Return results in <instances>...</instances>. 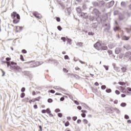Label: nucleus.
I'll use <instances>...</instances> for the list:
<instances>
[{"label": "nucleus", "mask_w": 131, "mask_h": 131, "mask_svg": "<svg viewBox=\"0 0 131 131\" xmlns=\"http://www.w3.org/2000/svg\"><path fill=\"white\" fill-rule=\"evenodd\" d=\"M94 47L97 51H107L108 50V47L105 44L102 43L100 41L97 42L94 45Z\"/></svg>", "instance_id": "obj_1"}, {"label": "nucleus", "mask_w": 131, "mask_h": 131, "mask_svg": "<svg viewBox=\"0 0 131 131\" xmlns=\"http://www.w3.org/2000/svg\"><path fill=\"white\" fill-rule=\"evenodd\" d=\"M11 17L13 19V24H18L20 22V15L16 12H13L11 14Z\"/></svg>", "instance_id": "obj_2"}, {"label": "nucleus", "mask_w": 131, "mask_h": 131, "mask_svg": "<svg viewBox=\"0 0 131 131\" xmlns=\"http://www.w3.org/2000/svg\"><path fill=\"white\" fill-rule=\"evenodd\" d=\"M11 66H10V69H11V70H15V71H21V68H20V67L17 66V63H16L14 61H11Z\"/></svg>", "instance_id": "obj_3"}, {"label": "nucleus", "mask_w": 131, "mask_h": 131, "mask_svg": "<svg viewBox=\"0 0 131 131\" xmlns=\"http://www.w3.org/2000/svg\"><path fill=\"white\" fill-rule=\"evenodd\" d=\"M32 14L33 16H34V17L37 18V19H41V18H42V16H41V15L38 13V12H33Z\"/></svg>", "instance_id": "obj_4"}, {"label": "nucleus", "mask_w": 131, "mask_h": 131, "mask_svg": "<svg viewBox=\"0 0 131 131\" xmlns=\"http://www.w3.org/2000/svg\"><path fill=\"white\" fill-rule=\"evenodd\" d=\"M114 5V1H112L111 2L106 4V8H107V9H109V8H111V7H113Z\"/></svg>", "instance_id": "obj_5"}, {"label": "nucleus", "mask_w": 131, "mask_h": 131, "mask_svg": "<svg viewBox=\"0 0 131 131\" xmlns=\"http://www.w3.org/2000/svg\"><path fill=\"white\" fill-rule=\"evenodd\" d=\"M22 29H23V27H18V26L15 27L16 32H19V31H21Z\"/></svg>", "instance_id": "obj_6"}, {"label": "nucleus", "mask_w": 131, "mask_h": 131, "mask_svg": "<svg viewBox=\"0 0 131 131\" xmlns=\"http://www.w3.org/2000/svg\"><path fill=\"white\" fill-rule=\"evenodd\" d=\"M41 98V97L40 96H39L38 97H37L36 98H33L32 99L33 100V103H35V102H36V101L39 102V101L40 100Z\"/></svg>", "instance_id": "obj_7"}, {"label": "nucleus", "mask_w": 131, "mask_h": 131, "mask_svg": "<svg viewBox=\"0 0 131 131\" xmlns=\"http://www.w3.org/2000/svg\"><path fill=\"white\" fill-rule=\"evenodd\" d=\"M130 37H127L126 36H123L122 37V39L123 40H128L129 39Z\"/></svg>", "instance_id": "obj_8"}, {"label": "nucleus", "mask_w": 131, "mask_h": 131, "mask_svg": "<svg viewBox=\"0 0 131 131\" xmlns=\"http://www.w3.org/2000/svg\"><path fill=\"white\" fill-rule=\"evenodd\" d=\"M121 70L122 72H126V70H127V69H126V67H122L121 69Z\"/></svg>", "instance_id": "obj_9"}, {"label": "nucleus", "mask_w": 131, "mask_h": 131, "mask_svg": "<svg viewBox=\"0 0 131 131\" xmlns=\"http://www.w3.org/2000/svg\"><path fill=\"white\" fill-rule=\"evenodd\" d=\"M76 11L78 14H80L81 13V8H76Z\"/></svg>", "instance_id": "obj_10"}, {"label": "nucleus", "mask_w": 131, "mask_h": 131, "mask_svg": "<svg viewBox=\"0 0 131 131\" xmlns=\"http://www.w3.org/2000/svg\"><path fill=\"white\" fill-rule=\"evenodd\" d=\"M77 46H78V47H82L83 46V43L81 42H78Z\"/></svg>", "instance_id": "obj_11"}, {"label": "nucleus", "mask_w": 131, "mask_h": 131, "mask_svg": "<svg viewBox=\"0 0 131 131\" xmlns=\"http://www.w3.org/2000/svg\"><path fill=\"white\" fill-rule=\"evenodd\" d=\"M121 7H125L126 6V3H125V2H122L121 3Z\"/></svg>", "instance_id": "obj_12"}, {"label": "nucleus", "mask_w": 131, "mask_h": 131, "mask_svg": "<svg viewBox=\"0 0 131 131\" xmlns=\"http://www.w3.org/2000/svg\"><path fill=\"white\" fill-rule=\"evenodd\" d=\"M83 122L84 124H88V123H89V121H88V120L84 119L83 120Z\"/></svg>", "instance_id": "obj_13"}, {"label": "nucleus", "mask_w": 131, "mask_h": 131, "mask_svg": "<svg viewBox=\"0 0 131 131\" xmlns=\"http://www.w3.org/2000/svg\"><path fill=\"white\" fill-rule=\"evenodd\" d=\"M64 125L65 126H69V125H70V123L68 121H67L64 124Z\"/></svg>", "instance_id": "obj_14"}, {"label": "nucleus", "mask_w": 131, "mask_h": 131, "mask_svg": "<svg viewBox=\"0 0 131 131\" xmlns=\"http://www.w3.org/2000/svg\"><path fill=\"white\" fill-rule=\"evenodd\" d=\"M6 63L7 64V67H9V66H10V67H11V66H12V64H10L9 61H6Z\"/></svg>", "instance_id": "obj_15"}, {"label": "nucleus", "mask_w": 131, "mask_h": 131, "mask_svg": "<svg viewBox=\"0 0 131 131\" xmlns=\"http://www.w3.org/2000/svg\"><path fill=\"white\" fill-rule=\"evenodd\" d=\"M48 103H53V99H52L51 98H49L48 99Z\"/></svg>", "instance_id": "obj_16"}, {"label": "nucleus", "mask_w": 131, "mask_h": 131, "mask_svg": "<svg viewBox=\"0 0 131 131\" xmlns=\"http://www.w3.org/2000/svg\"><path fill=\"white\" fill-rule=\"evenodd\" d=\"M46 113H48V114H50V113H51V110H50V108H47L46 110Z\"/></svg>", "instance_id": "obj_17"}, {"label": "nucleus", "mask_w": 131, "mask_h": 131, "mask_svg": "<svg viewBox=\"0 0 131 131\" xmlns=\"http://www.w3.org/2000/svg\"><path fill=\"white\" fill-rule=\"evenodd\" d=\"M119 84L120 85H125V83L123 82H119Z\"/></svg>", "instance_id": "obj_18"}, {"label": "nucleus", "mask_w": 131, "mask_h": 131, "mask_svg": "<svg viewBox=\"0 0 131 131\" xmlns=\"http://www.w3.org/2000/svg\"><path fill=\"white\" fill-rule=\"evenodd\" d=\"M61 40H62L64 42H65V41H66V38H65V37H62L61 38Z\"/></svg>", "instance_id": "obj_19"}, {"label": "nucleus", "mask_w": 131, "mask_h": 131, "mask_svg": "<svg viewBox=\"0 0 131 131\" xmlns=\"http://www.w3.org/2000/svg\"><path fill=\"white\" fill-rule=\"evenodd\" d=\"M25 97V93H23L20 94V98H24Z\"/></svg>", "instance_id": "obj_20"}, {"label": "nucleus", "mask_w": 131, "mask_h": 131, "mask_svg": "<svg viewBox=\"0 0 131 131\" xmlns=\"http://www.w3.org/2000/svg\"><path fill=\"white\" fill-rule=\"evenodd\" d=\"M121 107H125L126 106V103H122L121 104Z\"/></svg>", "instance_id": "obj_21"}, {"label": "nucleus", "mask_w": 131, "mask_h": 131, "mask_svg": "<svg viewBox=\"0 0 131 131\" xmlns=\"http://www.w3.org/2000/svg\"><path fill=\"white\" fill-rule=\"evenodd\" d=\"M49 93H51V94H55V91L54 90H49L48 91Z\"/></svg>", "instance_id": "obj_22"}, {"label": "nucleus", "mask_w": 131, "mask_h": 131, "mask_svg": "<svg viewBox=\"0 0 131 131\" xmlns=\"http://www.w3.org/2000/svg\"><path fill=\"white\" fill-rule=\"evenodd\" d=\"M74 77H75L76 79H79V76L78 75H74Z\"/></svg>", "instance_id": "obj_23"}, {"label": "nucleus", "mask_w": 131, "mask_h": 131, "mask_svg": "<svg viewBox=\"0 0 131 131\" xmlns=\"http://www.w3.org/2000/svg\"><path fill=\"white\" fill-rule=\"evenodd\" d=\"M21 53H23V54H26L27 53V51H26L25 49H24L21 51Z\"/></svg>", "instance_id": "obj_24"}, {"label": "nucleus", "mask_w": 131, "mask_h": 131, "mask_svg": "<svg viewBox=\"0 0 131 131\" xmlns=\"http://www.w3.org/2000/svg\"><path fill=\"white\" fill-rule=\"evenodd\" d=\"M60 111H61V110H60V109H59V108H56L55 110V112H56V113H58V112H60Z\"/></svg>", "instance_id": "obj_25"}, {"label": "nucleus", "mask_w": 131, "mask_h": 131, "mask_svg": "<svg viewBox=\"0 0 131 131\" xmlns=\"http://www.w3.org/2000/svg\"><path fill=\"white\" fill-rule=\"evenodd\" d=\"M120 89L121 90V91H122L123 93H124V92H123V91L124 90H125V89H124V88L122 87V86H120Z\"/></svg>", "instance_id": "obj_26"}, {"label": "nucleus", "mask_w": 131, "mask_h": 131, "mask_svg": "<svg viewBox=\"0 0 131 131\" xmlns=\"http://www.w3.org/2000/svg\"><path fill=\"white\" fill-rule=\"evenodd\" d=\"M106 93H111L112 90H111V89H106Z\"/></svg>", "instance_id": "obj_27"}, {"label": "nucleus", "mask_w": 131, "mask_h": 131, "mask_svg": "<svg viewBox=\"0 0 131 131\" xmlns=\"http://www.w3.org/2000/svg\"><path fill=\"white\" fill-rule=\"evenodd\" d=\"M63 72H65L66 73H68V70H67V69L63 68Z\"/></svg>", "instance_id": "obj_28"}, {"label": "nucleus", "mask_w": 131, "mask_h": 131, "mask_svg": "<svg viewBox=\"0 0 131 131\" xmlns=\"http://www.w3.org/2000/svg\"><path fill=\"white\" fill-rule=\"evenodd\" d=\"M101 89H102V90H105V89H106V85H102L101 86Z\"/></svg>", "instance_id": "obj_29"}, {"label": "nucleus", "mask_w": 131, "mask_h": 131, "mask_svg": "<svg viewBox=\"0 0 131 131\" xmlns=\"http://www.w3.org/2000/svg\"><path fill=\"white\" fill-rule=\"evenodd\" d=\"M77 119V117L74 116L73 117V120H74V121H76Z\"/></svg>", "instance_id": "obj_30"}, {"label": "nucleus", "mask_w": 131, "mask_h": 131, "mask_svg": "<svg viewBox=\"0 0 131 131\" xmlns=\"http://www.w3.org/2000/svg\"><path fill=\"white\" fill-rule=\"evenodd\" d=\"M64 59H65V60L69 59V57L68 56V55H65L64 56Z\"/></svg>", "instance_id": "obj_31"}, {"label": "nucleus", "mask_w": 131, "mask_h": 131, "mask_svg": "<svg viewBox=\"0 0 131 131\" xmlns=\"http://www.w3.org/2000/svg\"><path fill=\"white\" fill-rule=\"evenodd\" d=\"M20 59L21 61H24V57H23V55H20Z\"/></svg>", "instance_id": "obj_32"}, {"label": "nucleus", "mask_w": 131, "mask_h": 131, "mask_svg": "<svg viewBox=\"0 0 131 131\" xmlns=\"http://www.w3.org/2000/svg\"><path fill=\"white\" fill-rule=\"evenodd\" d=\"M81 115L82 117H83V118H85V116H86L85 114L82 113L81 114Z\"/></svg>", "instance_id": "obj_33"}, {"label": "nucleus", "mask_w": 131, "mask_h": 131, "mask_svg": "<svg viewBox=\"0 0 131 131\" xmlns=\"http://www.w3.org/2000/svg\"><path fill=\"white\" fill-rule=\"evenodd\" d=\"M124 118L125 119H128L129 118V117L128 116V115H125Z\"/></svg>", "instance_id": "obj_34"}, {"label": "nucleus", "mask_w": 131, "mask_h": 131, "mask_svg": "<svg viewBox=\"0 0 131 131\" xmlns=\"http://www.w3.org/2000/svg\"><path fill=\"white\" fill-rule=\"evenodd\" d=\"M62 116H63V115L62 114V113H58V117H62Z\"/></svg>", "instance_id": "obj_35"}, {"label": "nucleus", "mask_w": 131, "mask_h": 131, "mask_svg": "<svg viewBox=\"0 0 131 131\" xmlns=\"http://www.w3.org/2000/svg\"><path fill=\"white\" fill-rule=\"evenodd\" d=\"M115 93L117 94V95H119V94H120V92H119V91L118 90H116L115 91Z\"/></svg>", "instance_id": "obj_36"}, {"label": "nucleus", "mask_w": 131, "mask_h": 131, "mask_svg": "<svg viewBox=\"0 0 131 131\" xmlns=\"http://www.w3.org/2000/svg\"><path fill=\"white\" fill-rule=\"evenodd\" d=\"M57 29L59 30V31H61V30H62V27H61V26H60L57 27Z\"/></svg>", "instance_id": "obj_37"}, {"label": "nucleus", "mask_w": 131, "mask_h": 131, "mask_svg": "<svg viewBox=\"0 0 131 131\" xmlns=\"http://www.w3.org/2000/svg\"><path fill=\"white\" fill-rule=\"evenodd\" d=\"M74 102L75 103V104H76V105H79V102H78V101L75 100L74 101Z\"/></svg>", "instance_id": "obj_38"}, {"label": "nucleus", "mask_w": 131, "mask_h": 131, "mask_svg": "<svg viewBox=\"0 0 131 131\" xmlns=\"http://www.w3.org/2000/svg\"><path fill=\"white\" fill-rule=\"evenodd\" d=\"M56 21H57V22H60V21H61L60 17H56Z\"/></svg>", "instance_id": "obj_39"}, {"label": "nucleus", "mask_w": 131, "mask_h": 131, "mask_svg": "<svg viewBox=\"0 0 131 131\" xmlns=\"http://www.w3.org/2000/svg\"><path fill=\"white\" fill-rule=\"evenodd\" d=\"M39 130L38 131H42V127L41 125L39 126Z\"/></svg>", "instance_id": "obj_40"}, {"label": "nucleus", "mask_w": 131, "mask_h": 131, "mask_svg": "<svg viewBox=\"0 0 131 131\" xmlns=\"http://www.w3.org/2000/svg\"><path fill=\"white\" fill-rule=\"evenodd\" d=\"M81 122V120L80 119H78L77 121V123H78V124H79V123H80Z\"/></svg>", "instance_id": "obj_41"}, {"label": "nucleus", "mask_w": 131, "mask_h": 131, "mask_svg": "<svg viewBox=\"0 0 131 131\" xmlns=\"http://www.w3.org/2000/svg\"><path fill=\"white\" fill-rule=\"evenodd\" d=\"M1 71L2 72V73H3L2 76H5V74L6 73L5 71H4V70H1Z\"/></svg>", "instance_id": "obj_42"}, {"label": "nucleus", "mask_w": 131, "mask_h": 131, "mask_svg": "<svg viewBox=\"0 0 131 131\" xmlns=\"http://www.w3.org/2000/svg\"><path fill=\"white\" fill-rule=\"evenodd\" d=\"M41 113H43V114L47 113V111H46V110H42L41 111Z\"/></svg>", "instance_id": "obj_43"}, {"label": "nucleus", "mask_w": 131, "mask_h": 131, "mask_svg": "<svg viewBox=\"0 0 131 131\" xmlns=\"http://www.w3.org/2000/svg\"><path fill=\"white\" fill-rule=\"evenodd\" d=\"M54 89H55V90H61V88H58V86H54Z\"/></svg>", "instance_id": "obj_44"}, {"label": "nucleus", "mask_w": 131, "mask_h": 131, "mask_svg": "<svg viewBox=\"0 0 131 131\" xmlns=\"http://www.w3.org/2000/svg\"><path fill=\"white\" fill-rule=\"evenodd\" d=\"M33 108H34L35 109H37V108H38L37 105H36V104L34 105Z\"/></svg>", "instance_id": "obj_45"}, {"label": "nucleus", "mask_w": 131, "mask_h": 131, "mask_svg": "<svg viewBox=\"0 0 131 131\" xmlns=\"http://www.w3.org/2000/svg\"><path fill=\"white\" fill-rule=\"evenodd\" d=\"M65 100V98H64V97H61V98H60V101H64Z\"/></svg>", "instance_id": "obj_46"}, {"label": "nucleus", "mask_w": 131, "mask_h": 131, "mask_svg": "<svg viewBox=\"0 0 131 131\" xmlns=\"http://www.w3.org/2000/svg\"><path fill=\"white\" fill-rule=\"evenodd\" d=\"M62 94L61 93H56L55 94V96H61Z\"/></svg>", "instance_id": "obj_47"}, {"label": "nucleus", "mask_w": 131, "mask_h": 131, "mask_svg": "<svg viewBox=\"0 0 131 131\" xmlns=\"http://www.w3.org/2000/svg\"><path fill=\"white\" fill-rule=\"evenodd\" d=\"M94 85H96V86H99V83H98L97 82H96L94 83Z\"/></svg>", "instance_id": "obj_48"}, {"label": "nucleus", "mask_w": 131, "mask_h": 131, "mask_svg": "<svg viewBox=\"0 0 131 131\" xmlns=\"http://www.w3.org/2000/svg\"><path fill=\"white\" fill-rule=\"evenodd\" d=\"M81 112H82V113H86V112H88L84 110H82L81 111Z\"/></svg>", "instance_id": "obj_49"}, {"label": "nucleus", "mask_w": 131, "mask_h": 131, "mask_svg": "<svg viewBox=\"0 0 131 131\" xmlns=\"http://www.w3.org/2000/svg\"><path fill=\"white\" fill-rule=\"evenodd\" d=\"M6 61H10L11 58L7 57V58H6Z\"/></svg>", "instance_id": "obj_50"}, {"label": "nucleus", "mask_w": 131, "mask_h": 131, "mask_svg": "<svg viewBox=\"0 0 131 131\" xmlns=\"http://www.w3.org/2000/svg\"><path fill=\"white\" fill-rule=\"evenodd\" d=\"M79 62H80V63H81V64H85V62H84V61L79 60Z\"/></svg>", "instance_id": "obj_51"}, {"label": "nucleus", "mask_w": 131, "mask_h": 131, "mask_svg": "<svg viewBox=\"0 0 131 131\" xmlns=\"http://www.w3.org/2000/svg\"><path fill=\"white\" fill-rule=\"evenodd\" d=\"M127 92H131V88H127Z\"/></svg>", "instance_id": "obj_52"}, {"label": "nucleus", "mask_w": 131, "mask_h": 131, "mask_svg": "<svg viewBox=\"0 0 131 131\" xmlns=\"http://www.w3.org/2000/svg\"><path fill=\"white\" fill-rule=\"evenodd\" d=\"M25 91V88H23L21 89V92H24Z\"/></svg>", "instance_id": "obj_53"}, {"label": "nucleus", "mask_w": 131, "mask_h": 131, "mask_svg": "<svg viewBox=\"0 0 131 131\" xmlns=\"http://www.w3.org/2000/svg\"><path fill=\"white\" fill-rule=\"evenodd\" d=\"M32 95H33V96H35V95H36V93H35V91H33Z\"/></svg>", "instance_id": "obj_54"}, {"label": "nucleus", "mask_w": 131, "mask_h": 131, "mask_svg": "<svg viewBox=\"0 0 131 131\" xmlns=\"http://www.w3.org/2000/svg\"><path fill=\"white\" fill-rule=\"evenodd\" d=\"M75 70H80V69L78 68V67H77L75 68Z\"/></svg>", "instance_id": "obj_55"}, {"label": "nucleus", "mask_w": 131, "mask_h": 131, "mask_svg": "<svg viewBox=\"0 0 131 131\" xmlns=\"http://www.w3.org/2000/svg\"><path fill=\"white\" fill-rule=\"evenodd\" d=\"M108 54H110V55H111V54H112V51H111V50H108Z\"/></svg>", "instance_id": "obj_56"}, {"label": "nucleus", "mask_w": 131, "mask_h": 131, "mask_svg": "<svg viewBox=\"0 0 131 131\" xmlns=\"http://www.w3.org/2000/svg\"><path fill=\"white\" fill-rule=\"evenodd\" d=\"M77 109H78L79 110H81V106H77Z\"/></svg>", "instance_id": "obj_57"}, {"label": "nucleus", "mask_w": 131, "mask_h": 131, "mask_svg": "<svg viewBox=\"0 0 131 131\" xmlns=\"http://www.w3.org/2000/svg\"><path fill=\"white\" fill-rule=\"evenodd\" d=\"M86 13H82L81 14V17H83L84 15H85Z\"/></svg>", "instance_id": "obj_58"}, {"label": "nucleus", "mask_w": 131, "mask_h": 131, "mask_svg": "<svg viewBox=\"0 0 131 131\" xmlns=\"http://www.w3.org/2000/svg\"><path fill=\"white\" fill-rule=\"evenodd\" d=\"M29 103H30V104H31V103H33V101L32 99L30 100L29 101Z\"/></svg>", "instance_id": "obj_59"}, {"label": "nucleus", "mask_w": 131, "mask_h": 131, "mask_svg": "<svg viewBox=\"0 0 131 131\" xmlns=\"http://www.w3.org/2000/svg\"><path fill=\"white\" fill-rule=\"evenodd\" d=\"M126 96V95H125V94H121V97H122V98H124V97H125Z\"/></svg>", "instance_id": "obj_60"}, {"label": "nucleus", "mask_w": 131, "mask_h": 131, "mask_svg": "<svg viewBox=\"0 0 131 131\" xmlns=\"http://www.w3.org/2000/svg\"><path fill=\"white\" fill-rule=\"evenodd\" d=\"M116 30H119L120 29V28H119V27H116Z\"/></svg>", "instance_id": "obj_61"}, {"label": "nucleus", "mask_w": 131, "mask_h": 131, "mask_svg": "<svg viewBox=\"0 0 131 131\" xmlns=\"http://www.w3.org/2000/svg\"><path fill=\"white\" fill-rule=\"evenodd\" d=\"M127 123L130 124V123H131V120H127Z\"/></svg>", "instance_id": "obj_62"}, {"label": "nucleus", "mask_w": 131, "mask_h": 131, "mask_svg": "<svg viewBox=\"0 0 131 131\" xmlns=\"http://www.w3.org/2000/svg\"><path fill=\"white\" fill-rule=\"evenodd\" d=\"M67 119H68V120H71V117H67Z\"/></svg>", "instance_id": "obj_63"}, {"label": "nucleus", "mask_w": 131, "mask_h": 131, "mask_svg": "<svg viewBox=\"0 0 131 131\" xmlns=\"http://www.w3.org/2000/svg\"><path fill=\"white\" fill-rule=\"evenodd\" d=\"M114 104H117V103H118V101H115L114 102Z\"/></svg>", "instance_id": "obj_64"}]
</instances>
